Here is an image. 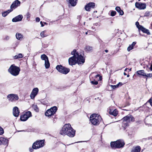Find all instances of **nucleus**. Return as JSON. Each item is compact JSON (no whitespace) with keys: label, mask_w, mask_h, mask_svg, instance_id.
Instances as JSON below:
<instances>
[{"label":"nucleus","mask_w":152,"mask_h":152,"mask_svg":"<svg viewBox=\"0 0 152 152\" xmlns=\"http://www.w3.org/2000/svg\"><path fill=\"white\" fill-rule=\"evenodd\" d=\"M60 134L64 136L66 135L71 137L75 136V130L69 124L64 125L60 132Z\"/></svg>","instance_id":"obj_1"},{"label":"nucleus","mask_w":152,"mask_h":152,"mask_svg":"<svg viewBox=\"0 0 152 152\" xmlns=\"http://www.w3.org/2000/svg\"><path fill=\"white\" fill-rule=\"evenodd\" d=\"M76 56H77V55L73 56L69 59V63L70 65H74L76 63H78L80 65L83 64L85 62V58L83 56H80L78 58L75 57Z\"/></svg>","instance_id":"obj_2"},{"label":"nucleus","mask_w":152,"mask_h":152,"mask_svg":"<svg viewBox=\"0 0 152 152\" xmlns=\"http://www.w3.org/2000/svg\"><path fill=\"white\" fill-rule=\"evenodd\" d=\"M102 120L100 115L96 114H93L90 116V120L92 124L94 126L99 125Z\"/></svg>","instance_id":"obj_3"},{"label":"nucleus","mask_w":152,"mask_h":152,"mask_svg":"<svg viewBox=\"0 0 152 152\" xmlns=\"http://www.w3.org/2000/svg\"><path fill=\"white\" fill-rule=\"evenodd\" d=\"M20 71V68L14 64H12L8 69V72L12 75L14 76L18 75Z\"/></svg>","instance_id":"obj_4"},{"label":"nucleus","mask_w":152,"mask_h":152,"mask_svg":"<svg viewBox=\"0 0 152 152\" xmlns=\"http://www.w3.org/2000/svg\"><path fill=\"white\" fill-rule=\"evenodd\" d=\"M125 145L124 141L122 140H119L116 141L111 142L110 143L112 148H120L124 147Z\"/></svg>","instance_id":"obj_5"},{"label":"nucleus","mask_w":152,"mask_h":152,"mask_svg":"<svg viewBox=\"0 0 152 152\" xmlns=\"http://www.w3.org/2000/svg\"><path fill=\"white\" fill-rule=\"evenodd\" d=\"M44 142V140L37 141L33 143V148L37 149L43 147L45 145Z\"/></svg>","instance_id":"obj_6"},{"label":"nucleus","mask_w":152,"mask_h":152,"mask_svg":"<svg viewBox=\"0 0 152 152\" xmlns=\"http://www.w3.org/2000/svg\"><path fill=\"white\" fill-rule=\"evenodd\" d=\"M56 68L58 72L64 74H67L70 71L69 69L66 68L61 65H58Z\"/></svg>","instance_id":"obj_7"},{"label":"nucleus","mask_w":152,"mask_h":152,"mask_svg":"<svg viewBox=\"0 0 152 152\" xmlns=\"http://www.w3.org/2000/svg\"><path fill=\"white\" fill-rule=\"evenodd\" d=\"M57 110V108L56 106H54L48 109L45 113V115L48 117L51 116L55 114Z\"/></svg>","instance_id":"obj_8"},{"label":"nucleus","mask_w":152,"mask_h":152,"mask_svg":"<svg viewBox=\"0 0 152 152\" xmlns=\"http://www.w3.org/2000/svg\"><path fill=\"white\" fill-rule=\"evenodd\" d=\"M124 124H126L127 126L128 123H130L131 122H133L134 121V118L131 115H128L124 117L122 119Z\"/></svg>","instance_id":"obj_9"},{"label":"nucleus","mask_w":152,"mask_h":152,"mask_svg":"<svg viewBox=\"0 0 152 152\" xmlns=\"http://www.w3.org/2000/svg\"><path fill=\"white\" fill-rule=\"evenodd\" d=\"M7 98L9 102H13L17 101L19 99V97L17 94H10L7 95Z\"/></svg>","instance_id":"obj_10"},{"label":"nucleus","mask_w":152,"mask_h":152,"mask_svg":"<svg viewBox=\"0 0 152 152\" xmlns=\"http://www.w3.org/2000/svg\"><path fill=\"white\" fill-rule=\"evenodd\" d=\"M41 58L42 60L45 61V66L46 69L48 68L50 66V64L47 56L45 54H43L41 55Z\"/></svg>","instance_id":"obj_11"},{"label":"nucleus","mask_w":152,"mask_h":152,"mask_svg":"<svg viewBox=\"0 0 152 152\" xmlns=\"http://www.w3.org/2000/svg\"><path fill=\"white\" fill-rule=\"evenodd\" d=\"M31 116V113L30 111L26 112L23 115H21L20 120L22 121H25Z\"/></svg>","instance_id":"obj_12"},{"label":"nucleus","mask_w":152,"mask_h":152,"mask_svg":"<svg viewBox=\"0 0 152 152\" xmlns=\"http://www.w3.org/2000/svg\"><path fill=\"white\" fill-rule=\"evenodd\" d=\"M146 4L145 3L137 2L135 3V7L140 10H144L146 8Z\"/></svg>","instance_id":"obj_13"},{"label":"nucleus","mask_w":152,"mask_h":152,"mask_svg":"<svg viewBox=\"0 0 152 152\" xmlns=\"http://www.w3.org/2000/svg\"><path fill=\"white\" fill-rule=\"evenodd\" d=\"M95 4L94 2H90L87 4L85 6V10L88 11H89L91 8H94Z\"/></svg>","instance_id":"obj_14"},{"label":"nucleus","mask_w":152,"mask_h":152,"mask_svg":"<svg viewBox=\"0 0 152 152\" xmlns=\"http://www.w3.org/2000/svg\"><path fill=\"white\" fill-rule=\"evenodd\" d=\"M20 2L18 0H16L14 1L10 6V9L11 10L15 9L17 7L20 6Z\"/></svg>","instance_id":"obj_15"},{"label":"nucleus","mask_w":152,"mask_h":152,"mask_svg":"<svg viewBox=\"0 0 152 152\" xmlns=\"http://www.w3.org/2000/svg\"><path fill=\"white\" fill-rule=\"evenodd\" d=\"M38 89L37 88H34L31 92L30 96L31 99H34L35 96L37 95L38 92Z\"/></svg>","instance_id":"obj_16"},{"label":"nucleus","mask_w":152,"mask_h":152,"mask_svg":"<svg viewBox=\"0 0 152 152\" xmlns=\"http://www.w3.org/2000/svg\"><path fill=\"white\" fill-rule=\"evenodd\" d=\"M20 113V111L18 108L17 107H14L13 109V114L15 117L18 116Z\"/></svg>","instance_id":"obj_17"},{"label":"nucleus","mask_w":152,"mask_h":152,"mask_svg":"<svg viewBox=\"0 0 152 152\" xmlns=\"http://www.w3.org/2000/svg\"><path fill=\"white\" fill-rule=\"evenodd\" d=\"M8 140L5 138L1 137H0V145L1 144L5 145L8 144Z\"/></svg>","instance_id":"obj_18"},{"label":"nucleus","mask_w":152,"mask_h":152,"mask_svg":"<svg viewBox=\"0 0 152 152\" xmlns=\"http://www.w3.org/2000/svg\"><path fill=\"white\" fill-rule=\"evenodd\" d=\"M23 17L22 15H19L14 18H13L12 19V21L13 22H17L21 20L23 18Z\"/></svg>","instance_id":"obj_19"},{"label":"nucleus","mask_w":152,"mask_h":152,"mask_svg":"<svg viewBox=\"0 0 152 152\" xmlns=\"http://www.w3.org/2000/svg\"><path fill=\"white\" fill-rule=\"evenodd\" d=\"M109 110V113L110 115H111L115 116H116L117 115L118 112L116 109H115L113 110V109H110Z\"/></svg>","instance_id":"obj_20"},{"label":"nucleus","mask_w":152,"mask_h":152,"mask_svg":"<svg viewBox=\"0 0 152 152\" xmlns=\"http://www.w3.org/2000/svg\"><path fill=\"white\" fill-rule=\"evenodd\" d=\"M141 148L139 146H137L135 147H133L132 149L131 152H140Z\"/></svg>","instance_id":"obj_21"},{"label":"nucleus","mask_w":152,"mask_h":152,"mask_svg":"<svg viewBox=\"0 0 152 152\" xmlns=\"http://www.w3.org/2000/svg\"><path fill=\"white\" fill-rule=\"evenodd\" d=\"M140 30L142 31L143 33L147 34L148 35H150V33L148 29L144 28L143 26H141Z\"/></svg>","instance_id":"obj_22"},{"label":"nucleus","mask_w":152,"mask_h":152,"mask_svg":"<svg viewBox=\"0 0 152 152\" xmlns=\"http://www.w3.org/2000/svg\"><path fill=\"white\" fill-rule=\"evenodd\" d=\"M67 1L72 6H75L77 3V0H67Z\"/></svg>","instance_id":"obj_23"},{"label":"nucleus","mask_w":152,"mask_h":152,"mask_svg":"<svg viewBox=\"0 0 152 152\" xmlns=\"http://www.w3.org/2000/svg\"><path fill=\"white\" fill-rule=\"evenodd\" d=\"M136 44V42H133L132 44L130 45L127 48V50L128 51H130L132 50L134 48V46Z\"/></svg>","instance_id":"obj_24"},{"label":"nucleus","mask_w":152,"mask_h":152,"mask_svg":"<svg viewBox=\"0 0 152 152\" xmlns=\"http://www.w3.org/2000/svg\"><path fill=\"white\" fill-rule=\"evenodd\" d=\"M136 74L137 75H141V76H148L145 73L144 71L143 70H140L137 72Z\"/></svg>","instance_id":"obj_25"},{"label":"nucleus","mask_w":152,"mask_h":152,"mask_svg":"<svg viewBox=\"0 0 152 152\" xmlns=\"http://www.w3.org/2000/svg\"><path fill=\"white\" fill-rule=\"evenodd\" d=\"M115 9L119 13L120 15H124V12L123 11L121 10L119 7H116Z\"/></svg>","instance_id":"obj_26"},{"label":"nucleus","mask_w":152,"mask_h":152,"mask_svg":"<svg viewBox=\"0 0 152 152\" xmlns=\"http://www.w3.org/2000/svg\"><path fill=\"white\" fill-rule=\"evenodd\" d=\"M71 54L73 55L74 56L76 55V54L77 55V56H76L75 57H79L80 56H82L81 54L80 55L78 52H76V50L74 49L71 52Z\"/></svg>","instance_id":"obj_27"},{"label":"nucleus","mask_w":152,"mask_h":152,"mask_svg":"<svg viewBox=\"0 0 152 152\" xmlns=\"http://www.w3.org/2000/svg\"><path fill=\"white\" fill-rule=\"evenodd\" d=\"M13 10H11V9L7 11H5L2 13V15L3 17L6 16L9 13L12 11Z\"/></svg>","instance_id":"obj_28"},{"label":"nucleus","mask_w":152,"mask_h":152,"mask_svg":"<svg viewBox=\"0 0 152 152\" xmlns=\"http://www.w3.org/2000/svg\"><path fill=\"white\" fill-rule=\"evenodd\" d=\"M23 56L21 53H19L17 55L15 56H14V58L15 59H18L20 58H23Z\"/></svg>","instance_id":"obj_29"},{"label":"nucleus","mask_w":152,"mask_h":152,"mask_svg":"<svg viewBox=\"0 0 152 152\" xmlns=\"http://www.w3.org/2000/svg\"><path fill=\"white\" fill-rule=\"evenodd\" d=\"M92 49V48L89 46H86L85 48L86 51L89 52L91 51Z\"/></svg>","instance_id":"obj_30"},{"label":"nucleus","mask_w":152,"mask_h":152,"mask_svg":"<svg viewBox=\"0 0 152 152\" xmlns=\"http://www.w3.org/2000/svg\"><path fill=\"white\" fill-rule=\"evenodd\" d=\"M46 32V31H42L40 33V35L42 37V38L46 37L48 36V35L47 34H46L45 33Z\"/></svg>","instance_id":"obj_31"},{"label":"nucleus","mask_w":152,"mask_h":152,"mask_svg":"<svg viewBox=\"0 0 152 152\" xmlns=\"http://www.w3.org/2000/svg\"><path fill=\"white\" fill-rule=\"evenodd\" d=\"M16 38L17 39L20 40L23 38L22 35L20 33L16 34Z\"/></svg>","instance_id":"obj_32"},{"label":"nucleus","mask_w":152,"mask_h":152,"mask_svg":"<svg viewBox=\"0 0 152 152\" xmlns=\"http://www.w3.org/2000/svg\"><path fill=\"white\" fill-rule=\"evenodd\" d=\"M113 77H110L109 78V82L112 84H115V79L112 78Z\"/></svg>","instance_id":"obj_33"},{"label":"nucleus","mask_w":152,"mask_h":152,"mask_svg":"<svg viewBox=\"0 0 152 152\" xmlns=\"http://www.w3.org/2000/svg\"><path fill=\"white\" fill-rule=\"evenodd\" d=\"M137 27L138 28L139 30H140V28L141 26H140L139 24V23L138 22H136L135 23Z\"/></svg>","instance_id":"obj_34"},{"label":"nucleus","mask_w":152,"mask_h":152,"mask_svg":"<svg viewBox=\"0 0 152 152\" xmlns=\"http://www.w3.org/2000/svg\"><path fill=\"white\" fill-rule=\"evenodd\" d=\"M33 108L37 112L39 111V109L37 105H35L33 106Z\"/></svg>","instance_id":"obj_35"},{"label":"nucleus","mask_w":152,"mask_h":152,"mask_svg":"<svg viewBox=\"0 0 152 152\" xmlns=\"http://www.w3.org/2000/svg\"><path fill=\"white\" fill-rule=\"evenodd\" d=\"M116 12L115 11L112 10L111 12V16H114L116 14Z\"/></svg>","instance_id":"obj_36"},{"label":"nucleus","mask_w":152,"mask_h":152,"mask_svg":"<svg viewBox=\"0 0 152 152\" xmlns=\"http://www.w3.org/2000/svg\"><path fill=\"white\" fill-rule=\"evenodd\" d=\"M4 132V131L3 128L0 126V135L3 134Z\"/></svg>","instance_id":"obj_37"},{"label":"nucleus","mask_w":152,"mask_h":152,"mask_svg":"<svg viewBox=\"0 0 152 152\" xmlns=\"http://www.w3.org/2000/svg\"><path fill=\"white\" fill-rule=\"evenodd\" d=\"M110 86L113 89H115L116 88H118V86L117 84L115 85H110Z\"/></svg>","instance_id":"obj_38"},{"label":"nucleus","mask_w":152,"mask_h":152,"mask_svg":"<svg viewBox=\"0 0 152 152\" xmlns=\"http://www.w3.org/2000/svg\"><path fill=\"white\" fill-rule=\"evenodd\" d=\"M91 83L92 84H94L95 85H97L98 84V82L97 81H95L94 80L93 81H91Z\"/></svg>","instance_id":"obj_39"},{"label":"nucleus","mask_w":152,"mask_h":152,"mask_svg":"<svg viewBox=\"0 0 152 152\" xmlns=\"http://www.w3.org/2000/svg\"><path fill=\"white\" fill-rule=\"evenodd\" d=\"M150 15L149 12H146L145 13L144 17H148Z\"/></svg>","instance_id":"obj_40"},{"label":"nucleus","mask_w":152,"mask_h":152,"mask_svg":"<svg viewBox=\"0 0 152 152\" xmlns=\"http://www.w3.org/2000/svg\"><path fill=\"white\" fill-rule=\"evenodd\" d=\"M9 37L8 36H6L4 38V39L8 40L9 39Z\"/></svg>","instance_id":"obj_41"},{"label":"nucleus","mask_w":152,"mask_h":152,"mask_svg":"<svg viewBox=\"0 0 152 152\" xmlns=\"http://www.w3.org/2000/svg\"><path fill=\"white\" fill-rule=\"evenodd\" d=\"M40 20V19L39 18L37 17L36 18V21L37 22H39Z\"/></svg>","instance_id":"obj_42"},{"label":"nucleus","mask_w":152,"mask_h":152,"mask_svg":"<svg viewBox=\"0 0 152 152\" xmlns=\"http://www.w3.org/2000/svg\"><path fill=\"white\" fill-rule=\"evenodd\" d=\"M117 85L118 86V87L119 86H121L122 85H123V84L122 83H121V82H119L118 84H117Z\"/></svg>","instance_id":"obj_43"},{"label":"nucleus","mask_w":152,"mask_h":152,"mask_svg":"<svg viewBox=\"0 0 152 152\" xmlns=\"http://www.w3.org/2000/svg\"><path fill=\"white\" fill-rule=\"evenodd\" d=\"M149 102L150 103V104L152 106V99H150L149 100Z\"/></svg>","instance_id":"obj_44"},{"label":"nucleus","mask_w":152,"mask_h":152,"mask_svg":"<svg viewBox=\"0 0 152 152\" xmlns=\"http://www.w3.org/2000/svg\"><path fill=\"white\" fill-rule=\"evenodd\" d=\"M33 149H34L33 148H29V151L31 152H32L33 151Z\"/></svg>","instance_id":"obj_45"},{"label":"nucleus","mask_w":152,"mask_h":152,"mask_svg":"<svg viewBox=\"0 0 152 152\" xmlns=\"http://www.w3.org/2000/svg\"><path fill=\"white\" fill-rule=\"evenodd\" d=\"M40 24L41 25V26L43 27L44 26V25L43 24V23L42 21H41L40 22Z\"/></svg>","instance_id":"obj_46"},{"label":"nucleus","mask_w":152,"mask_h":152,"mask_svg":"<svg viewBox=\"0 0 152 152\" xmlns=\"http://www.w3.org/2000/svg\"><path fill=\"white\" fill-rule=\"evenodd\" d=\"M150 69L151 70H152V64L150 67Z\"/></svg>","instance_id":"obj_47"},{"label":"nucleus","mask_w":152,"mask_h":152,"mask_svg":"<svg viewBox=\"0 0 152 152\" xmlns=\"http://www.w3.org/2000/svg\"><path fill=\"white\" fill-rule=\"evenodd\" d=\"M94 76H100V75H99L97 74V75H95Z\"/></svg>","instance_id":"obj_48"},{"label":"nucleus","mask_w":152,"mask_h":152,"mask_svg":"<svg viewBox=\"0 0 152 152\" xmlns=\"http://www.w3.org/2000/svg\"><path fill=\"white\" fill-rule=\"evenodd\" d=\"M105 51L106 53H107L108 52V50H105Z\"/></svg>","instance_id":"obj_49"},{"label":"nucleus","mask_w":152,"mask_h":152,"mask_svg":"<svg viewBox=\"0 0 152 152\" xmlns=\"http://www.w3.org/2000/svg\"><path fill=\"white\" fill-rule=\"evenodd\" d=\"M99 77V78L100 79H101L102 78V77H101V76H100V77Z\"/></svg>","instance_id":"obj_50"},{"label":"nucleus","mask_w":152,"mask_h":152,"mask_svg":"<svg viewBox=\"0 0 152 152\" xmlns=\"http://www.w3.org/2000/svg\"><path fill=\"white\" fill-rule=\"evenodd\" d=\"M124 75H126V74L125 72H124Z\"/></svg>","instance_id":"obj_51"},{"label":"nucleus","mask_w":152,"mask_h":152,"mask_svg":"<svg viewBox=\"0 0 152 152\" xmlns=\"http://www.w3.org/2000/svg\"><path fill=\"white\" fill-rule=\"evenodd\" d=\"M60 90H63V88H60Z\"/></svg>","instance_id":"obj_52"},{"label":"nucleus","mask_w":152,"mask_h":152,"mask_svg":"<svg viewBox=\"0 0 152 152\" xmlns=\"http://www.w3.org/2000/svg\"><path fill=\"white\" fill-rule=\"evenodd\" d=\"M95 74V73H93L92 74L93 75H94V74Z\"/></svg>","instance_id":"obj_53"},{"label":"nucleus","mask_w":152,"mask_h":152,"mask_svg":"<svg viewBox=\"0 0 152 152\" xmlns=\"http://www.w3.org/2000/svg\"><path fill=\"white\" fill-rule=\"evenodd\" d=\"M87 34H88V32H86V35H87Z\"/></svg>","instance_id":"obj_54"},{"label":"nucleus","mask_w":152,"mask_h":152,"mask_svg":"<svg viewBox=\"0 0 152 152\" xmlns=\"http://www.w3.org/2000/svg\"><path fill=\"white\" fill-rule=\"evenodd\" d=\"M127 76H129V75H128Z\"/></svg>","instance_id":"obj_55"},{"label":"nucleus","mask_w":152,"mask_h":152,"mask_svg":"<svg viewBox=\"0 0 152 152\" xmlns=\"http://www.w3.org/2000/svg\"><path fill=\"white\" fill-rule=\"evenodd\" d=\"M45 24H47V23H46L45 22Z\"/></svg>","instance_id":"obj_56"},{"label":"nucleus","mask_w":152,"mask_h":152,"mask_svg":"<svg viewBox=\"0 0 152 152\" xmlns=\"http://www.w3.org/2000/svg\"><path fill=\"white\" fill-rule=\"evenodd\" d=\"M138 1H140V0H138Z\"/></svg>","instance_id":"obj_57"},{"label":"nucleus","mask_w":152,"mask_h":152,"mask_svg":"<svg viewBox=\"0 0 152 152\" xmlns=\"http://www.w3.org/2000/svg\"><path fill=\"white\" fill-rule=\"evenodd\" d=\"M128 82V80H127L126 82H125V83H126V82Z\"/></svg>","instance_id":"obj_58"},{"label":"nucleus","mask_w":152,"mask_h":152,"mask_svg":"<svg viewBox=\"0 0 152 152\" xmlns=\"http://www.w3.org/2000/svg\"><path fill=\"white\" fill-rule=\"evenodd\" d=\"M126 69H125V71H126Z\"/></svg>","instance_id":"obj_59"},{"label":"nucleus","mask_w":152,"mask_h":152,"mask_svg":"<svg viewBox=\"0 0 152 152\" xmlns=\"http://www.w3.org/2000/svg\"><path fill=\"white\" fill-rule=\"evenodd\" d=\"M151 26H152V24H151Z\"/></svg>","instance_id":"obj_60"}]
</instances>
